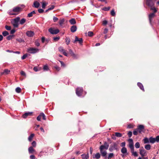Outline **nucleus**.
I'll list each match as a JSON object with an SVG mask.
<instances>
[{
  "label": "nucleus",
  "instance_id": "72a5a7b5",
  "mask_svg": "<svg viewBox=\"0 0 159 159\" xmlns=\"http://www.w3.org/2000/svg\"><path fill=\"white\" fill-rule=\"evenodd\" d=\"M151 147V146L150 144H147L145 146V148L148 150H150Z\"/></svg>",
  "mask_w": 159,
  "mask_h": 159
},
{
  "label": "nucleus",
  "instance_id": "b1692460",
  "mask_svg": "<svg viewBox=\"0 0 159 159\" xmlns=\"http://www.w3.org/2000/svg\"><path fill=\"white\" fill-rule=\"evenodd\" d=\"M100 157V155L99 153H97L94 156H93V158H96L97 159H98Z\"/></svg>",
  "mask_w": 159,
  "mask_h": 159
},
{
  "label": "nucleus",
  "instance_id": "7ed1b4c3",
  "mask_svg": "<svg viewBox=\"0 0 159 159\" xmlns=\"http://www.w3.org/2000/svg\"><path fill=\"white\" fill-rule=\"evenodd\" d=\"M20 18L19 17L14 19L11 22V24L15 28H18L19 26L18 22L20 20Z\"/></svg>",
  "mask_w": 159,
  "mask_h": 159
},
{
  "label": "nucleus",
  "instance_id": "f03ea898",
  "mask_svg": "<svg viewBox=\"0 0 159 159\" xmlns=\"http://www.w3.org/2000/svg\"><path fill=\"white\" fill-rule=\"evenodd\" d=\"M120 147L118 146V144L116 143H113L109 148V150L110 152H112L114 150H116V151L119 150Z\"/></svg>",
  "mask_w": 159,
  "mask_h": 159
},
{
  "label": "nucleus",
  "instance_id": "5701e85b",
  "mask_svg": "<svg viewBox=\"0 0 159 159\" xmlns=\"http://www.w3.org/2000/svg\"><path fill=\"white\" fill-rule=\"evenodd\" d=\"M138 86L139 87V88L143 91H144L143 86V84L140 82H138L137 83Z\"/></svg>",
  "mask_w": 159,
  "mask_h": 159
},
{
  "label": "nucleus",
  "instance_id": "423d86ee",
  "mask_svg": "<svg viewBox=\"0 0 159 159\" xmlns=\"http://www.w3.org/2000/svg\"><path fill=\"white\" fill-rule=\"evenodd\" d=\"M146 4L148 6L152 7L154 5L155 2L153 0H146Z\"/></svg>",
  "mask_w": 159,
  "mask_h": 159
},
{
  "label": "nucleus",
  "instance_id": "7c9ffc66",
  "mask_svg": "<svg viewBox=\"0 0 159 159\" xmlns=\"http://www.w3.org/2000/svg\"><path fill=\"white\" fill-rule=\"evenodd\" d=\"M69 22L70 23L71 25H74L76 23V21L74 19H72Z\"/></svg>",
  "mask_w": 159,
  "mask_h": 159
},
{
  "label": "nucleus",
  "instance_id": "6e6d98bb",
  "mask_svg": "<svg viewBox=\"0 0 159 159\" xmlns=\"http://www.w3.org/2000/svg\"><path fill=\"white\" fill-rule=\"evenodd\" d=\"M132 133L131 131H129L128 132V135L129 138H130L132 136Z\"/></svg>",
  "mask_w": 159,
  "mask_h": 159
},
{
  "label": "nucleus",
  "instance_id": "9d476101",
  "mask_svg": "<svg viewBox=\"0 0 159 159\" xmlns=\"http://www.w3.org/2000/svg\"><path fill=\"white\" fill-rule=\"evenodd\" d=\"M59 51L62 52V53L65 56L68 57V54L66 52V51L62 47H60L58 48Z\"/></svg>",
  "mask_w": 159,
  "mask_h": 159
},
{
  "label": "nucleus",
  "instance_id": "bf43d9fd",
  "mask_svg": "<svg viewBox=\"0 0 159 159\" xmlns=\"http://www.w3.org/2000/svg\"><path fill=\"white\" fill-rule=\"evenodd\" d=\"M41 115H40V114L37 117V120L39 121H40L41 120Z\"/></svg>",
  "mask_w": 159,
  "mask_h": 159
},
{
  "label": "nucleus",
  "instance_id": "09e8293b",
  "mask_svg": "<svg viewBox=\"0 0 159 159\" xmlns=\"http://www.w3.org/2000/svg\"><path fill=\"white\" fill-rule=\"evenodd\" d=\"M32 147H35L36 146V142L35 141H33L31 143Z\"/></svg>",
  "mask_w": 159,
  "mask_h": 159
},
{
  "label": "nucleus",
  "instance_id": "37998d69",
  "mask_svg": "<svg viewBox=\"0 0 159 159\" xmlns=\"http://www.w3.org/2000/svg\"><path fill=\"white\" fill-rule=\"evenodd\" d=\"M70 42V40L69 38H66V44L67 45H68L69 44Z\"/></svg>",
  "mask_w": 159,
  "mask_h": 159
},
{
  "label": "nucleus",
  "instance_id": "c03bdc74",
  "mask_svg": "<svg viewBox=\"0 0 159 159\" xmlns=\"http://www.w3.org/2000/svg\"><path fill=\"white\" fill-rule=\"evenodd\" d=\"M111 14L112 16H115L116 13L114 9H112L111 11Z\"/></svg>",
  "mask_w": 159,
  "mask_h": 159
},
{
  "label": "nucleus",
  "instance_id": "e433bc0d",
  "mask_svg": "<svg viewBox=\"0 0 159 159\" xmlns=\"http://www.w3.org/2000/svg\"><path fill=\"white\" fill-rule=\"evenodd\" d=\"M2 34L4 36H6L9 34V33L6 31H3L2 33Z\"/></svg>",
  "mask_w": 159,
  "mask_h": 159
},
{
  "label": "nucleus",
  "instance_id": "0eeeda50",
  "mask_svg": "<svg viewBox=\"0 0 159 159\" xmlns=\"http://www.w3.org/2000/svg\"><path fill=\"white\" fill-rule=\"evenodd\" d=\"M77 42H78L80 44H82L83 42V40L82 38H79L77 36H75V40L73 41V43H75Z\"/></svg>",
  "mask_w": 159,
  "mask_h": 159
},
{
  "label": "nucleus",
  "instance_id": "c9c22d12",
  "mask_svg": "<svg viewBox=\"0 0 159 159\" xmlns=\"http://www.w3.org/2000/svg\"><path fill=\"white\" fill-rule=\"evenodd\" d=\"M150 9L153 11V13L154 14L156 13L157 11V10L154 7H151Z\"/></svg>",
  "mask_w": 159,
  "mask_h": 159
},
{
  "label": "nucleus",
  "instance_id": "a211bd4d",
  "mask_svg": "<svg viewBox=\"0 0 159 159\" xmlns=\"http://www.w3.org/2000/svg\"><path fill=\"white\" fill-rule=\"evenodd\" d=\"M28 151L29 153L33 154L34 152H35V150L33 148L32 146H31L28 148Z\"/></svg>",
  "mask_w": 159,
  "mask_h": 159
},
{
  "label": "nucleus",
  "instance_id": "c756f323",
  "mask_svg": "<svg viewBox=\"0 0 159 159\" xmlns=\"http://www.w3.org/2000/svg\"><path fill=\"white\" fill-rule=\"evenodd\" d=\"M34 136V134H31L28 137L29 141L30 142L31 141Z\"/></svg>",
  "mask_w": 159,
  "mask_h": 159
},
{
  "label": "nucleus",
  "instance_id": "4468645a",
  "mask_svg": "<svg viewBox=\"0 0 159 159\" xmlns=\"http://www.w3.org/2000/svg\"><path fill=\"white\" fill-rule=\"evenodd\" d=\"M26 34L29 37H32L34 35V33L31 31H28L26 32Z\"/></svg>",
  "mask_w": 159,
  "mask_h": 159
},
{
  "label": "nucleus",
  "instance_id": "4d7b16f0",
  "mask_svg": "<svg viewBox=\"0 0 159 159\" xmlns=\"http://www.w3.org/2000/svg\"><path fill=\"white\" fill-rule=\"evenodd\" d=\"M138 131L137 130H136V129H135V130H134L133 131V134L134 135H137L138 134Z\"/></svg>",
  "mask_w": 159,
  "mask_h": 159
},
{
  "label": "nucleus",
  "instance_id": "a878e982",
  "mask_svg": "<svg viewBox=\"0 0 159 159\" xmlns=\"http://www.w3.org/2000/svg\"><path fill=\"white\" fill-rule=\"evenodd\" d=\"M36 13V12L34 11H32L30 13L28 14L27 17H31L33 16V14H34Z\"/></svg>",
  "mask_w": 159,
  "mask_h": 159
},
{
  "label": "nucleus",
  "instance_id": "49530a36",
  "mask_svg": "<svg viewBox=\"0 0 159 159\" xmlns=\"http://www.w3.org/2000/svg\"><path fill=\"white\" fill-rule=\"evenodd\" d=\"M5 28L7 30H10L11 29V27L10 26H8L7 25H6L5 26Z\"/></svg>",
  "mask_w": 159,
  "mask_h": 159
},
{
  "label": "nucleus",
  "instance_id": "2f4dec72",
  "mask_svg": "<svg viewBox=\"0 0 159 159\" xmlns=\"http://www.w3.org/2000/svg\"><path fill=\"white\" fill-rule=\"evenodd\" d=\"M14 35H10L8 36H7L6 38L7 39V40H10L11 39L13 38L14 37Z\"/></svg>",
  "mask_w": 159,
  "mask_h": 159
},
{
  "label": "nucleus",
  "instance_id": "dca6fc26",
  "mask_svg": "<svg viewBox=\"0 0 159 159\" xmlns=\"http://www.w3.org/2000/svg\"><path fill=\"white\" fill-rule=\"evenodd\" d=\"M28 51L30 53H34L38 51V49L30 48L28 50Z\"/></svg>",
  "mask_w": 159,
  "mask_h": 159
},
{
  "label": "nucleus",
  "instance_id": "412c9836",
  "mask_svg": "<svg viewBox=\"0 0 159 159\" xmlns=\"http://www.w3.org/2000/svg\"><path fill=\"white\" fill-rule=\"evenodd\" d=\"M77 27L76 25H72L70 28V31L72 33L75 32L77 30Z\"/></svg>",
  "mask_w": 159,
  "mask_h": 159
},
{
  "label": "nucleus",
  "instance_id": "0e129e2a",
  "mask_svg": "<svg viewBox=\"0 0 159 159\" xmlns=\"http://www.w3.org/2000/svg\"><path fill=\"white\" fill-rule=\"evenodd\" d=\"M54 67L55 68V69H56L58 71H59L60 70V67H59L57 66H55Z\"/></svg>",
  "mask_w": 159,
  "mask_h": 159
},
{
  "label": "nucleus",
  "instance_id": "473e14b6",
  "mask_svg": "<svg viewBox=\"0 0 159 159\" xmlns=\"http://www.w3.org/2000/svg\"><path fill=\"white\" fill-rule=\"evenodd\" d=\"M115 136L117 137H120L122 136V134L120 133L116 132L115 133Z\"/></svg>",
  "mask_w": 159,
  "mask_h": 159
},
{
  "label": "nucleus",
  "instance_id": "a19ab883",
  "mask_svg": "<svg viewBox=\"0 0 159 159\" xmlns=\"http://www.w3.org/2000/svg\"><path fill=\"white\" fill-rule=\"evenodd\" d=\"M16 91L17 93H20L21 91V89L19 87H17L16 89Z\"/></svg>",
  "mask_w": 159,
  "mask_h": 159
},
{
  "label": "nucleus",
  "instance_id": "8fccbe9b",
  "mask_svg": "<svg viewBox=\"0 0 159 159\" xmlns=\"http://www.w3.org/2000/svg\"><path fill=\"white\" fill-rule=\"evenodd\" d=\"M16 40L20 43H21L22 42H24V40L21 38L17 39H16Z\"/></svg>",
  "mask_w": 159,
  "mask_h": 159
},
{
  "label": "nucleus",
  "instance_id": "9b49d317",
  "mask_svg": "<svg viewBox=\"0 0 159 159\" xmlns=\"http://www.w3.org/2000/svg\"><path fill=\"white\" fill-rule=\"evenodd\" d=\"M22 10V9L20 7H16L13 8L12 11L15 12L19 13Z\"/></svg>",
  "mask_w": 159,
  "mask_h": 159
},
{
  "label": "nucleus",
  "instance_id": "f8f14e48",
  "mask_svg": "<svg viewBox=\"0 0 159 159\" xmlns=\"http://www.w3.org/2000/svg\"><path fill=\"white\" fill-rule=\"evenodd\" d=\"M155 16L154 13H151L148 16V18L149 19V22L151 24L152 19L155 17Z\"/></svg>",
  "mask_w": 159,
  "mask_h": 159
},
{
  "label": "nucleus",
  "instance_id": "774afa93",
  "mask_svg": "<svg viewBox=\"0 0 159 159\" xmlns=\"http://www.w3.org/2000/svg\"><path fill=\"white\" fill-rule=\"evenodd\" d=\"M55 7V6L54 5H51L50 7H49L48 8V10H51L53 9Z\"/></svg>",
  "mask_w": 159,
  "mask_h": 159
},
{
  "label": "nucleus",
  "instance_id": "f257e3e1",
  "mask_svg": "<svg viewBox=\"0 0 159 159\" xmlns=\"http://www.w3.org/2000/svg\"><path fill=\"white\" fill-rule=\"evenodd\" d=\"M109 146V144L106 142H105L104 143V145H101L99 149L101 155L103 157H105V158H106L107 152L106 150L108 149Z\"/></svg>",
  "mask_w": 159,
  "mask_h": 159
},
{
  "label": "nucleus",
  "instance_id": "ea45409f",
  "mask_svg": "<svg viewBox=\"0 0 159 159\" xmlns=\"http://www.w3.org/2000/svg\"><path fill=\"white\" fill-rule=\"evenodd\" d=\"M135 147L137 148H139L140 147V144H139V143L138 142H137L135 144Z\"/></svg>",
  "mask_w": 159,
  "mask_h": 159
},
{
  "label": "nucleus",
  "instance_id": "c85d7f7f",
  "mask_svg": "<svg viewBox=\"0 0 159 159\" xmlns=\"http://www.w3.org/2000/svg\"><path fill=\"white\" fill-rule=\"evenodd\" d=\"M65 21L64 19H60L59 21V24L60 26H62Z\"/></svg>",
  "mask_w": 159,
  "mask_h": 159
},
{
  "label": "nucleus",
  "instance_id": "aec40b11",
  "mask_svg": "<svg viewBox=\"0 0 159 159\" xmlns=\"http://www.w3.org/2000/svg\"><path fill=\"white\" fill-rule=\"evenodd\" d=\"M10 72V70L7 69H5L4 70L3 72L1 73V75H7Z\"/></svg>",
  "mask_w": 159,
  "mask_h": 159
},
{
  "label": "nucleus",
  "instance_id": "f3484780",
  "mask_svg": "<svg viewBox=\"0 0 159 159\" xmlns=\"http://www.w3.org/2000/svg\"><path fill=\"white\" fill-rule=\"evenodd\" d=\"M121 152L122 153L125 154V155H128L127 149L125 147L122 148L121 150Z\"/></svg>",
  "mask_w": 159,
  "mask_h": 159
},
{
  "label": "nucleus",
  "instance_id": "3c124183",
  "mask_svg": "<svg viewBox=\"0 0 159 159\" xmlns=\"http://www.w3.org/2000/svg\"><path fill=\"white\" fill-rule=\"evenodd\" d=\"M110 9V7H104L103 8V10L105 11H108Z\"/></svg>",
  "mask_w": 159,
  "mask_h": 159
},
{
  "label": "nucleus",
  "instance_id": "58836bf2",
  "mask_svg": "<svg viewBox=\"0 0 159 159\" xmlns=\"http://www.w3.org/2000/svg\"><path fill=\"white\" fill-rule=\"evenodd\" d=\"M40 115H41V117H42L43 119V120H46V116L43 113H41Z\"/></svg>",
  "mask_w": 159,
  "mask_h": 159
},
{
  "label": "nucleus",
  "instance_id": "39448f33",
  "mask_svg": "<svg viewBox=\"0 0 159 159\" xmlns=\"http://www.w3.org/2000/svg\"><path fill=\"white\" fill-rule=\"evenodd\" d=\"M48 31L52 34H57L60 32V30L58 29H55L51 28L48 29Z\"/></svg>",
  "mask_w": 159,
  "mask_h": 159
},
{
  "label": "nucleus",
  "instance_id": "bb28decb",
  "mask_svg": "<svg viewBox=\"0 0 159 159\" xmlns=\"http://www.w3.org/2000/svg\"><path fill=\"white\" fill-rule=\"evenodd\" d=\"M149 142L152 143H154L156 141H155V138L151 137L149 138Z\"/></svg>",
  "mask_w": 159,
  "mask_h": 159
},
{
  "label": "nucleus",
  "instance_id": "1a4fd4ad",
  "mask_svg": "<svg viewBox=\"0 0 159 159\" xmlns=\"http://www.w3.org/2000/svg\"><path fill=\"white\" fill-rule=\"evenodd\" d=\"M144 129V126L143 125H139L138 128L136 129V130H137L138 132L141 133L143 132Z\"/></svg>",
  "mask_w": 159,
  "mask_h": 159
},
{
  "label": "nucleus",
  "instance_id": "4be33fe9",
  "mask_svg": "<svg viewBox=\"0 0 159 159\" xmlns=\"http://www.w3.org/2000/svg\"><path fill=\"white\" fill-rule=\"evenodd\" d=\"M81 156L83 159H88L89 157L88 153V152L87 154H83L81 155Z\"/></svg>",
  "mask_w": 159,
  "mask_h": 159
},
{
  "label": "nucleus",
  "instance_id": "5fc2aeb1",
  "mask_svg": "<svg viewBox=\"0 0 159 159\" xmlns=\"http://www.w3.org/2000/svg\"><path fill=\"white\" fill-rule=\"evenodd\" d=\"M132 153V154L135 157H137L138 156V154L136 152H131Z\"/></svg>",
  "mask_w": 159,
  "mask_h": 159
},
{
  "label": "nucleus",
  "instance_id": "ddd939ff",
  "mask_svg": "<svg viewBox=\"0 0 159 159\" xmlns=\"http://www.w3.org/2000/svg\"><path fill=\"white\" fill-rule=\"evenodd\" d=\"M33 112H28L25 113L22 116L23 118H25L28 116H31L32 115Z\"/></svg>",
  "mask_w": 159,
  "mask_h": 159
},
{
  "label": "nucleus",
  "instance_id": "680f3d73",
  "mask_svg": "<svg viewBox=\"0 0 159 159\" xmlns=\"http://www.w3.org/2000/svg\"><path fill=\"white\" fill-rule=\"evenodd\" d=\"M155 139L156 142H158L159 141V135L157 136L156 138H155Z\"/></svg>",
  "mask_w": 159,
  "mask_h": 159
},
{
  "label": "nucleus",
  "instance_id": "f704fd0d",
  "mask_svg": "<svg viewBox=\"0 0 159 159\" xmlns=\"http://www.w3.org/2000/svg\"><path fill=\"white\" fill-rule=\"evenodd\" d=\"M114 156V154L113 153H110L109 154L108 156L107 157L108 159H111Z\"/></svg>",
  "mask_w": 159,
  "mask_h": 159
},
{
  "label": "nucleus",
  "instance_id": "de8ad7c7",
  "mask_svg": "<svg viewBox=\"0 0 159 159\" xmlns=\"http://www.w3.org/2000/svg\"><path fill=\"white\" fill-rule=\"evenodd\" d=\"M47 5V4L45 2H43L42 5V7L43 9H44L45 8L46 6Z\"/></svg>",
  "mask_w": 159,
  "mask_h": 159
},
{
  "label": "nucleus",
  "instance_id": "e2e57ef3",
  "mask_svg": "<svg viewBox=\"0 0 159 159\" xmlns=\"http://www.w3.org/2000/svg\"><path fill=\"white\" fill-rule=\"evenodd\" d=\"M129 148L131 149V152H133L134 151V145L129 146Z\"/></svg>",
  "mask_w": 159,
  "mask_h": 159
},
{
  "label": "nucleus",
  "instance_id": "338daca9",
  "mask_svg": "<svg viewBox=\"0 0 159 159\" xmlns=\"http://www.w3.org/2000/svg\"><path fill=\"white\" fill-rule=\"evenodd\" d=\"M38 11L39 13H43L44 11V10L42 9H39Z\"/></svg>",
  "mask_w": 159,
  "mask_h": 159
},
{
  "label": "nucleus",
  "instance_id": "cd10ccee",
  "mask_svg": "<svg viewBox=\"0 0 159 159\" xmlns=\"http://www.w3.org/2000/svg\"><path fill=\"white\" fill-rule=\"evenodd\" d=\"M26 21V19L25 18L22 19L20 20V25H23Z\"/></svg>",
  "mask_w": 159,
  "mask_h": 159
},
{
  "label": "nucleus",
  "instance_id": "6ab92c4d",
  "mask_svg": "<svg viewBox=\"0 0 159 159\" xmlns=\"http://www.w3.org/2000/svg\"><path fill=\"white\" fill-rule=\"evenodd\" d=\"M39 3L37 1H35L34 2L33 5V7L36 8H38L39 7Z\"/></svg>",
  "mask_w": 159,
  "mask_h": 159
},
{
  "label": "nucleus",
  "instance_id": "a18cd8bd",
  "mask_svg": "<svg viewBox=\"0 0 159 159\" xmlns=\"http://www.w3.org/2000/svg\"><path fill=\"white\" fill-rule=\"evenodd\" d=\"M60 39L59 36L54 37L53 38V40L54 41H58Z\"/></svg>",
  "mask_w": 159,
  "mask_h": 159
},
{
  "label": "nucleus",
  "instance_id": "79ce46f5",
  "mask_svg": "<svg viewBox=\"0 0 159 159\" xmlns=\"http://www.w3.org/2000/svg\"><path fill=\"white\" fill-rule=\"evenodd\" d=\"M144 143H147L149 142V139L147 138H145L143 139Z\"/></svg>",
  "mask_w": 159,
  "mask_h": 159
},
{
  "label": "nucleus",
  "instance_id": "13d9d810",
  "mask_svg": "<svg viewBox=\"0 0 159 159\" xmlns=\"http://www.w3.org/2000/svg\"><path fill=\"white\" fill-rule=\"evenodd\" d=\"M125 142H122L120 144V146L121 147H125Z\"/></svg>",
  "mask_w": 159,
  "mask_h": 159
},
{
  "label": "nucleus",
  "instance_id": "6e6552de",
  "mask_svg": "<svg viewBox=\"0 0 159 159\" xmlns=\"http://www.w3.org/2000/svg\"><path fill=\"white\" fill-rule=\"evenodd\" d=\"M140 154L142 157H143L144 156H146V151L145 150L143 147L142 148L139 149Z\"/></svg>",
  "mask_w": 159,
  "mask_h": 159
},
{
  "label": "nucleus",
  "instance_id": "4c0bfd02",
  "mask_svg": "<svg viewBox=\"0 0 159 159\" xmlns=\"http://www.w3.org/2000/svg\"><path fill=\"white\" fill-rule=\"evenodd\" d=\"M88 35L89 37H92L93 35V33L92 31H89L88 33Z\"/></svg>",
  "mask_w": 159,
  "mask_h": 159
},
{
  "label": "nucleus",
  "instance_id": "393cba45",
  "mask_svg": "<svg viewBox=\"0 0 159 159\" xmlns=\"http://www.w3.org/2000/svg\"><path fill=\"white\" fill-rule=\"evenodd\" d=\"M128 141L129 142V146L134 145V143L133 139H129Z\"/></svg>",
  "mask_w": 159,
  "mask_h": 159
},
{
  "label": "nucleus",
  "instance_id": "20e7f679",
  "mask_svg": "<svg viewBox=\"0 0 159 159\" xmlns=\"http://www.w3.org/2000/svg\"><path fill=\"white\" fill-rule=\"evenodd\" d=\"M83 89L82 87H78L76 89V93L78 96H81L83 94Z\"/></svg>",
  "mask_w": 159,
  "mask_h": 159
},
{
  "label": "nucleus",
  "instance_id": "603ef678",
  "mask_svg": "<svg viewBox=\"0 0 159 159\" xmlns=\"http://www.w3.org/2000/svg\"><path fill=\"white\" fill-rule=\"evenodd\" d=\"M43 69L44 70H48V66L45 65L44 66Z\"/></svg>",
  "mask_w": 159,
  "mask_h": 159
},
{
  "label": "nucleus",
  "instance_id": "864d4df0",
  "mask_svg": "<svg viewBox=\"0 0 159 159\" xmlns=\"http://www.w3.org/2000/svg\"><path fill=\"white\" fill-rule=\"evenodd\" d=\"M134 126L133 125L130 124L128 125L127 128H128L130 129V128H134Z\"/></svg>",
  "mask_w": 159,
  "mask_h": 159
},
{
  "label": "nucleus",
  "instance_id": "052dcab7",
  "mask_svg": "<svg viewBox=\"0 0 159 159\" xmlns=\"http://www.w3.org/2000/svg\"><path fill=\"white\" fill-rule=\"evenodd\" d=\"M58 20V18L54 16L53 17V20L54 22H56Z\"/></svg>",
  "mask_w": 159,
  "mask_h": 159
},
{
  "label": "nucleus",
  "instance_id": "2eb2a0df",
  "mask_svg": "<svg viewBox=\"0 0 159 159\" xmlns=\"http://www.w3.org/2000/svg\"><path fill=\"white\" fill-rule=\"evenodd\" d=\"M69 53L70 54L72 57L74 58H77V55L75 54L73 51L71 49H70L69 50Z\"/></svg>",
  "mask_w": 159,
  "mask_h": 159
},
{
  "label": "nucleus",
  "instance_id": "69168bd1",
  "mask_svg": "<svg viewBox=\"0 0 159 159\" xmlns=\"http://www.w3.org/2000/svg\"><path fill=\"white\" fill-rule=\"evenodd\" d=\"M27 54H26L23 55V56L21 57V59L22 60H24L27 57Z\"/></svg>",
  "mask_w": 159,
  "mask_h": 159
}]
</instances>
